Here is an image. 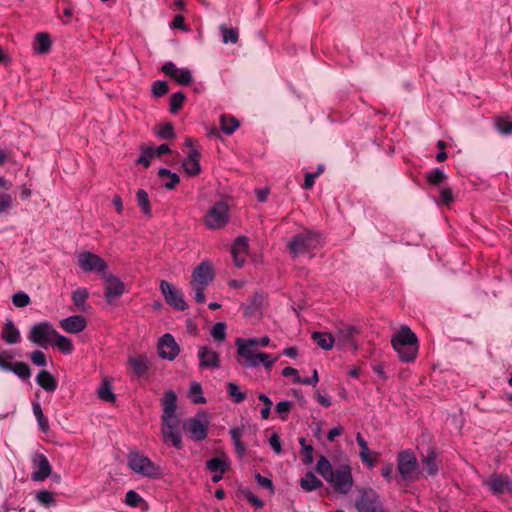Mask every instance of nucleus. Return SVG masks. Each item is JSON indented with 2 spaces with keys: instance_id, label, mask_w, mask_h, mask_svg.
Masks as SVG:
<instances>
[{
  "instance_id": "58",
  "label": "nucleus",
  "mask_w": 512,
  "mask_h": 512,
  "mask_svg": "<svg viewBox=\"0 0 512 512\" xmlns=\"http://www.w3.org/2000/svg\"><path fill=\"white\" fill-rule=\"evenodd\" d=\"M299 443L302 448L303 463L311 464L313 462V446L306 444V440L303 437L299 439Z\"/></svg>"
},
{
  "instance_id": "25",
  "label": "nucleus",
  "mask_w": 512,
  "mask_h": 512,
  "mask_svg": "<svg viewBox=\"0 0 512 512\" xmlns=\"http://www.w3.org/2000/svg\"><path fill=\"white\" fill-rule=\"evenodd\" d=\"M162 407V420L177 419L175 415L177 407V395L173 390H168L165 392L164 397L162 398Z\"/></svg>"
},
{
  "instance_id": "16",
  "label": "nucleus",
  "mask_w": 512,
  "mask_h": 512,
  "mask_svg": "<svg viewBox=\"0 0 512 512\" xmlns=\"http://www.w3.org/2000/svg\"><path fill=\"white\" fill-rule=\"evenodd\" d=\"M215 272L211 262L202 261L192 273V280L190 285L208 286L213 281Z\"/></svg>"
},
{
  "instance_id": "50",
  "label": "nucleus",
  "mask_w": 512,
  "mask_h": 512,
  "mask_svg": "<svg viewBox=\"0 0 512 512\" xmlns=\"http://www.w3.org/2000/svg\"><path fill=\"white\" fill-rule=\"evenodd\" d=\"M173 79L181 86H188L192 83V74L188 68H178Z\"/></svg>"
},
{
  "instance_id": "56",
  "label": "nucleus",
  "mask_w": 512,
  "mask_h": 512,
  "mask_svg": "<svg viewBox=\"0 0 512 512\" xmlns=\"http://www.w3.org/2000/svg\"><path fill=\"white\" fill-rule=\"evenodd\" d=\"M293 403L291 401L285 400L280 401L275 406V411L281 418V420L285 421L288 418V414L292 409Z\"/></svg>"
},
{
  "instance_id": "40",
  "label": "nucleus",
  "mask_w": 512,
  "mask_h": 512,
  "mask_svg": "<svg viewBox=\"0 0 512 512\" xmlns=\"http://www.w3.org/2000/svg\"><path fill=\"white\" fill-rule=\"evenodd\" d=\"M63 354L69 355L73 352L74 346L70 338L59 334L54 336L53 343Z\"/></svg>"
},
{
  "instance_id": "59",
  "label": "nucleus",
  "mask_w": 512,
  "mask_h": 512,
  "mask_svg": "<svg viewBox=\"0 0 512 512\" xmlns=\"http://www.w3.org/2000/svg\"><path fill=\"white\" fill-rule=\"evenodd\" d=\"M202 387L198 382H192L190 385V395L193 396V402L195 404H203L206 402V399L202 395Z\"/></svg>"
},
{
  "instance_id": "1",
  "label": "nucleus",
  "mask_w": 512,
  "mask_h": 512,
  "mask_svg": "<svg viewBox=\"0 0 512 512\" xmlns=\"http://www.w3.org/2000/svg\"><path fill=\"white\" fill-rule=\"evenodd\" d=\"M316 471L339 494H348L354 485L352 469L348 463L337 465L333 469L330 461L321 455L316 463Z\"/></svg>"
},
{
  "instance_id": "60",
  "label": "nucleus",
  "mask_w": 512,
  "mask_h": 512,
  "mask_svg": "<svg viewBox=\"0 0 512 512\" xmlns=\"http://www.w3.org/2000/svg\"><path fill=\"white\" fill-rule=\"evenodd\" d=\"M144 499L134 490H129L125 496V503L130 507H139Z\"/></svg>"
},
{
  "instance_id": "31",
  "label": "nucleus",
  "mask_w": 512,
  "mask_h": 512,
  "mask_svg": "<svg viewBox=\"0 0 512 512\" xmlns=\"http://www.w3.org/2000/svg\"><path fill=\"white\" fill-rule=\"evenodd\" d=\"M356 442L360 447L359 456L364 464H366L369 468L374 467L375 461L370 456V450L368 447L367 441L363 438L360 432L356 433Z\"/></svg>"
},
{
  "instance_id": "52",
  "label": "nucleus",
  "mask_w": 512,
  "mask_h": 512,
  "mask_svg": "<svg viewBox=\"0 0 512 512\" xmlns=\"http://www.w3.org/2000/svg\"><path fill=\"white\" fill-rule=\"evenodd\" d=\"M155 156V148L153 147H141V154L137 159V163L148 168L151 164L153 157Z\"/></svg>"
},
{
  "instance_id": "42",
  "label": "nucleus",
  "mask_w": 512,
  "mask_h": 512,
  "mask_svg": "<svg viewBox=\"0 0 512 512\" xmlns=\"http://www.w3.org/2000/svg\"><path fill=\"white\" fill-rule=\"evenodd\" d=\"M227 394L231 398V400L236 403H242L246 397V392L240 390L239 385L235 382H228L227 385Z\"/></svg>"
},
{
  "instance_id": "45",
  "label": "nucleus",
  "mask_w": 512,
  "mask_h": 512,
  "mask_svg": "<svg viewBox=\"0 0 512 512\" xmlns=\"http://www.w3.org/2000/svg\"><path fill=\"white\" fill-rule=\"evenodd\" d=\"M220 32L222 36L223 43H232L236 44L239 39V32L237 28L227 27L225 25L220 26Z\"/></svg>"
},
{
  "instance_id": "3",
  "label": "nucleus",
  "mask_w": 512,
  "mask_h": 512,
  "mask_svg": "<svg viewBox=\"0 0 512 512\" xmlns=\"http://www.w3.org/2000/svg\"><path fill=\"white\" fill-rule=\"evenodd\" d=\"M235 344L238 354L237 361L243 368H257L262 364L266 370H270L278 360V357L271 358L268 353L249 347L242 338H237Z\"/></svg>"
},
{
  "instance_id": "30",
  "label": "nucleus",
  "mask_w": 512,
  "mask_h": 512,
  "mask_svg": "<svg viewBox=\"0 0 512 512\" xmlns=\"http://www.w3.org/2000/svg\"><path fill=\"white\" fill-rule=\"evenodd\" d=\"M128 362L137 377L144 376L149 369L148 360L144 355L130 357Z\"/></svg>"
},
{
  "instance_id": "39",
  "label": "nucleus",
  "mask_w": 512,
  "mask_h": 512,
  "mask_svg": "<svg viewBox=\"0 0 512 512\" xmlns=\"http://www.w3.org/2000/svg\"><path fill=\"white\" fill-rule=\"evenodd\" d=\"M32 411L37 419V423L41 432L47 433L49 431V421L48 418L43 414L42 407L39 402L35 401L32 403Z\"/></svg>"
},
{
  "instance_id": "51",
  "label": "nucleus",
  "mask_w": 512,
  "mask_h": 512,
  "mask_svg": "<svg viewBox=\"0 0 512 512\" xmlns=\"http://www.w3.org/2000/svg\"><path fill=\"white\" fill-rule=\"evenodd\" d=\"M239 493L244 496L247 502L255 509H262L264 507V501L256 496L249 489H240Z\"/></svg>"
},
{
  "instance_id": "49",
  "label": "nucleus",
  "mask_w": 512,
  "mask_h": 512,
  "mask_svg": "<svg viewBox=\"0 0 512 512\" xmlns=\"http://www.w3.org/2000/svg\"><path fill=\"white\" fill-rule=\"evenodd\" d=\"M186 96L183 92L178 91L171 95L169 102V111L176 114L183 106Z\"/></svg>"
},
{
  "instance_id": "5",
  "label": "nucleus",
  "mask_w": 512,
  "mask_h": 512,
  "mask_svg": "<svg viewBox=\"0 0 512 512\" xmlns=\"http://www.w3.org/2000/svg\"><path fill=\"white\" fill-rule=\"evenodd\" d=\"M127 460L128 467L134 473L148 478H158L161 475L159 466L140 451H131Z\"/></svg>"
},
{
  "instance_id": "9",
  "label": "nucleus",
  "mask_w": 512,
  "mask_h": 512,
  "mask_svg": "<svg viewBox=\"0 0 512 512\" xmlns=\"http://www.w3.org/2000/svg\"><path fill=\"white\" fill-rule=\"evenodd\" d=\"M57 335V330L54 329L52 324L48 321H43L35 324L28 335V339L42 348H46L54 341V336Z\"/></svg>"
},
{
  "instance_id": "41",
  "label": "nucleus",
  "mask_w": 512,
  "mask_h": 512,
  "mask_svg": "<svg viewBox=\"0 0 512 512\" xmlns=\"http://www.w3.org/2000/svg\"><path fill=\"white\" fill-rule=\"evenodd\" d=\"M425 179L429 185L440 186L447 179V175L442 169L434 168L426 173Z\"/></svg>"
},
{
  "instance_id": "13",
  "label": "nucleus",
  "mask_w": 512,
  "mask_h": 512,
  "mask_svg": "<svg viewBox=\"0 0 512 512\" xmlns=\"http://www.w3.org/2000/svg\"><path fill=\"white\" fill-rule=\"evenodd\" d=\"M161 432L165 443L171 444L178 450L182 449V435L179 430L178 419L162 420Z\"/></svg>"
},
{
  "instance_id": "28",
  "label": "nucleus",
  "mask_w": 512,
  "mask_h": 512,
  "mask_svg": "<svg viewBox=\"0 0 512 512\" xmlns=\"http://www.w3.org/2000/svg\"><path fill=\"white\" fill-rule=\"evenodd\" d=\"M265 304V296L263 293H255L245 309V315L248 317L261 314Z\"/></svg>"
},
{
  "instance_id": "63",
  "label": "nucleus",
  "mask_w": 512,
  "mask_h": 512,
  "mask_svg": "<svg viewBox=\"0 0 512 512\" xmlns=\"http://www.w3.org/2000/svg\"><path fill=\"white\" fill-rule=\"evenodd\" d=\"M31 361L34 365L38 367L47 366V359L45 354L40 350H35L30 355Z\"/></svg>"
},
{
  "instance_id": "61",
  "label": "nucleus",
  "mask_w": 512,
  "mask_h": 512,
  "mask_svg": "<svg viewBox=\"0 0 512 512\" xmlns=\"http://www.w3.org/2000/svg\"><path fill=\"white\" fill-rule=\"evenodd\" d=\"M319 381L318 372L316 369L313 370V374L310 377H300L293 379L294 383L303 384V385H312L315 386Z\"/></svg>"
},
{
  "instance_id": "54",
  "label": "nucleus",
  "mask_w": 512,
  "mask_h": 512,
  "mask_svg": "<svg viewBox=\"0 0 512 512\" xmlns=\"http://www.w3.org/2000/svg\"><path fill=\"white\" fill-rule=\"evenodd\" d=\"M212 337L218 341L223 342L226 339V324L224 322H217L211 329Z\"/></svg>"
},
{
  "instance_id": "37",
  "label": "nucleus",
  "mask_w": 512,
  "mask_h": 512,
  "mask_svg": "<svg viewBox=\"0 0 512 512\" xmlns=\"http://www.w3.org/2000/svg\"><path fill=\"white\" fill-rule=\"evenodd\" d=\"M323 483L312 472H307L300 480V486L307 492L314 491L322 487Z\"/></svg>"
},
{
  "instance_id": "46",
  "label": "nucleus",
  "mask_w": 512,
  "mask_h": 512,
  "mask_svg": "<svg viewBox=\"0 0 512 512\" xmlns=\"http://www.w3.org/2000/svg\"><path fill=\"white\" fill-rule=\"evenodd\" d=\"M227 466V462L220 457H213L206 462L207 469L213 473L225 474Z\"/></svg>"
},
{
  "instance_id": "21",
  "label": "nucleus",
  "mask_w": 512,
  "mask_h": 512,
  "mask_svg": "<svg viewBox=\"0 0 512 512\" xmlns=\"http://www.w3.org/2000/svg\"><path fill=\"white\" fill-rule=\"evenodd\" d=\"M249 250V240L245 236H238L231 246V255L236 267L244 266Z\"/></svg>"
},
{
  "instance_id": "47",
  "label": "nucleus",
  "mask_w": 512,
  "mask_h": 512,
  "mask_svg": "<svg viewBox=\"0 0 512 512\" xmlns=\"http://www.w3.org/2000/svg\"><path fill=\"white\" fill-rule=\"evenodd\" d=\"M99 399L106 402H115L116 396L112 391L111 385L107 380H104L97 391Z\"/></svg>"
},
{
  "instance_id": "19",
  "label": "nucleus",
  "mask_w": 512,
  "mask_h": 512,
  "mask_svg": "<svg viewBox=\"0 0 512 512\" xmlns=\"http://www.w3.org/2000/svg\"><path fill=\"white\" fill-rule=\"evenodd\" d=\"M179 352V345L171 334L166 333L159 339L158 354L162 359L172 361L178 356Z\"/></svg>"
},
{
  "instance_id": "6",
  "label": "nucleus",
  "mask_w": 512,
  "mask_h": 512,
  "mask_svg": "<svg viewBox=\"0 0 512 512\" xmlns=\"http://www.w3.org/2000/svg\"><path fill=\"white\" fill-rule=\"evenodd\" d=\"M229 206L224 201L215 202L203 217L205 226L210 230L224 228L229 222Z\"/></svg>"
},
{
  "instance_id": "27",
  "label": "nucleus",
  "mask_w": 512,
  "mask_h": 512,
  "mask_svg": "<svg viewBox=\"0 0 512 512\" xmlns=\"http://www.w3.org/2000/svg\"><path fill=\"white\" fill-rule=\"evenodd\" d=\"M4 371L14 373L22 380L29 379L31 376V369L29 365L22 361L12 362L11 364H2Z\"/></svg>"
},
{
  "instance_id": "15",
  "label": "nucleus",
  "mask_w": 512,
  "mask_h": 512,
  "mask_svg": "<svg viewBox=\"0 0 512 512\" xmlns=\"http://www.w3.org/2000/svg\"><path fill=\"white\" fill-rule=\"evenodd\" d=\"M31 464L33 468L31 479L33 481H44L50 476L52 467L48 458L43 453H35L32 456Z\"/></svg>"
},
{
  "instance_id": "53",
  "label": "nucleus",
  "mask_w": 512,
  "mask_h": 512,
  "mask_svg": "<svg viewBox=\"0 0 512 512\" xmlns=\"http://www.w3.org/2000/svg\"><path fill=\"white\" fill-rule=\"evenodd\" d=\"M454 201L453 191L449 186H444L440 189L439 200L436 201L438 205L449 206Z\"/></svg>"
},
{
  "instance_id": "34",
  "label": "nucleus",
  "mask_w": 512,
  "mask_h": 512,
  "mask_svg": "<svg viewBox=\"0 0 512 512\" xmlns=\"http://www.w3.org/2000/svg\"><path fill=\"white\" fill-rule=\"evenodd\" d=\"M494 127L501 135H512V118L509 115L497 116L494 118Z\"/></svg>"
},
{
  "instance_id": "29",
  "label": "nucleus",
  "mask_w": 512,
  "mask_h": 512,
  "mask_svg": "<svg viewBox=\"0 0 512 512\" xmlns=\"http://www.w3.org/2000/svg\"><path fill=\"white\" fill-rule=\"evenodd\" d=\"M312 340L322 349L331 350L335 344L336 338L328 332H313Z\"/></svg>"
},
{
  "instance_id": "22",
  "label": "nucleus",
  "mask_w": 512,
  "mask_h": 512,
  "mask_svg": "<svg viewBox=\"0 0 512 512\" xmlns=\"http://www.w3.org/2000/svg\"><path fill=\"white\" fill-rule=\"evenodd\" d=\"M421 463L425 477H434L438 474L441 462L438 460L437 452L434 448H428L426 454L422 456Z\"/></svg>"
},
{
  "instance_id": "48",
  "label": "nucleus",
  "mask_w": 512,
  "mask_h": 512,
  "mask_svg": "<svg viewBox=\"0 0 512 512\" xmlns=\"http://www.w3.org/2000/svg\"><path fill=\"white\" fill-rule=\"evenodd\" d=\"M155 134L158 138L163 140H172L176 137L174 127L172 123L166 122L160 125L156 130Z\"/></svg>"
},
{
  "instance_id": "11",
  "label": "nucleus",
  "mask_w": 512,
  "mask_h": 512,
  "mask_svg": "<svg viewBox=\"0 0 512 512\" xmlns=\"http://www.w3.org/2000/svg\"><path fill=\"white\" fill-rule=\"evenodd\" d=\"M78 266L84 272H94L103 275L108 268L103 258L90 251H84L78 255Z\"/></svg>"
},
{
  "instance_id": "7",
  "label": "nucleus",
  "mask_w": 512,
  "mask_h": 512,
  "mask_svg": "<svg viewBox=\"0 0 512 512\" xmlns=\"http://www.w3.org/2000/svg\"><path fill=\"white\" fill-rule=\"evenodd\" d=\"M397 469L400 478L405 482L415 481L418 479V460L411 449H406L398 453Z\"/></svg>"
},
{
  "instance_id": "64",
  "label": "nucleus",
  "mask_w": 512,
  "mask_h": 512,
  "mask_svg": "<svg viewBox=\"0 0 512 512\" xmlns=\"http://www.w3.org/2000/svg\"><path fill=\"white\" fill-rule=\"evenodd\" d=\"M192 289L194 290V300L199 303V304H203L205 303L206 301V297H205V290L207 288V286H202V285H191Z\"/></svg>"
},
{
  "instance_id": "26",
  "label": "nucleus",
  "mask_w": 512,
  "mask_h": 512,
  "mask_svg": "<svg viewBox=\"0 0 512 512\" xmlns=\"http://www.w3.org/2000/svg\"><path fill=\"white\" fill-rule=\"evenodd\" d=\"M37 384L46 392L52 393L56 391L58 382L55 377L47 370H41L36 377Z\"/></svg>"
},
{
  "instance_id": "36",
  "label": "nucleus",
  "mask_w": 512,
  "mask_h": 512,
  "mask_svg": "<svg viewBox=\"0 0 512 512\" xmlns=\"http://www.w3.org/2000/svg\"><path fill=\"white\" fill-rule=\"evenodd\" d=\"M51 44V38L48 33L40 32L36 34L34 44L35 51H37L40 54L47 53L51 48Z\"/></svg>"
},
{
  "instance_id": "8",
  "label": "nucleus",
  "mask_w": 512,
  "mask_h": 512,
  "mask_svg": "<svg viewBox=\"0 0 512 512\" xmlns=\"http://www.w3.org/2000/svg\"><path fill=\"white\" fill-rule=\"evenodd\" d=\"M183 429L189 434V437L193 441H203L207 438L209 421L205 413H199L195 417H191L185 420Z\"/></svg>"
},
{
  "instance_id": "32",
  "label": "nucleus",
  "mask_w": 512,
  "mask_h": 512,
  "mask_svg": "<svg viewBox=\"0 0 512 512\" xmlns=\"http://www.w3.org/2000/svg\"><path fill=\"white\" fill-rule=\"evenodd\" d=\"M2 339L8 344L20 342V332L11 320H7L2 331Z\"/></svg>"
},
{
  "instance_id": "33",
  "label": "nucleus",
  "mask_w": 512,
  "mask_h": 512,
  "mask_svg": "<svg viewBox=\"0 0 512 512\" xmlns=\"http://www.w3.org/2000/svg\"><path fill=\"white\" fill-rule=\"evenodd\" d=\"M229 434L231 435L237 456L239 458H243L246 454V447L241 441V437L243 435V428L233 427L230 429Z\"/></svg>"
},
{
  "instance_id": "14",
  "label": "nucleus",
  "mask_w": 512,
  "mask_h": 512,
  "mask_svg": "<svg viewBox=\"0 0 512 512\" xmlns=\"http://www.w3.org/2000/svg\"><path fill=\"white\" fill-rule=\"evenodd\" d=\"M185 145L190 147L187 157L183 160L182 167L188 176L194 177L201 173V153L193 146V139L186 138Z\"/></svg>"
},
{
  "instance_id": "4",
  "label": "nucleus",
  "mask_w": 512,
  "mask_h": 512,
  "mask_svg": "<svg viewBox=\"0 0 512 512\" xmlns=\"http://www.w3.org/2000/svg\"><path fill=\"white\" fill-rule=\"evenodd\" d=\"M320 236L309 230H304L291 237L287 248L293 257H298L317 248Z\"/></svg>"
},
{
  "instance_id": "10",
  "label": "nucleus",
  "mask_w": 512,
  "mask_h": 512,
  "mask_svg": "<svg viewBox=\"0 0 512 512\" xmlns=\"http://www.w3.org/2000/svg\"><path fill=\"white\" fill-rule=\"evenodd\" d=\"M358 512H385L377 492L371 488L363 489L356 502Z\"/></svg>"
},
{
  "instance_id": "12",
  "label": "nucleus",
  "mask_w": 512,
  "mask_h": 512,
  "mask_svg": "<svg viewBox=\"0 0 512 512\" xmlns=\"http://www.w3.org/2000/svg\"><path fill=\"white\" fill-rule=\"evenodd\" d=\"M160 290L164 296V299L168 305L178 311H184L187 308V304L184 300L183 293L177 289L172 283L161 280Z\"/></svg>"
},
{
  "instance_id": "55",
  "label": "nucleus",
  "mask_w": 512,
  "mask_h": 512,
  "mask_svg": "<svg viewBox=\"0 0 512 512\" xmlns=\"http://www.w3.org/2000/svg\"><path fill=\"white\" fill-rule=\"evenodd\" d=\"M36 499L40 504L46 507L55 505L56 503L53 493L48 490H40L36 494Z\"/></svg>"
},
{
  "instance_id": "20",
  "label": "nucleus",
  "mask_w": 512,
  "mask_h": 512,
  "mask_svg": "<svg viewBox=\"0 0 512 512\" xmlns=\"http://www.w3.org/2000/svg\"><path fill=\"white\" fill-rule=\"evenodd\" d=\"M199 367L201 369H218L220 367V355L207 345L199 347Z\"/></svg>"
},
{
  "instance_id": "18",
  "label": "nucleus",
  "mask_w": 512,
  "mask_h": 512,
  "mask_svg": "<svg viewBox=\"0 0 512 512\" xmlns=\"http://www.w3.org/2000/svg\"><path fill=\"white\" fill-rule=\"evenodd\" d=\"M103 278L106 283L105 299L108 303H112L124 293L125 285L118 277L111 273H105Z\"/></svg>"
},
{
  "instance_id": "35",
  "label": "nucleus",
  "mask_w": 512,
  "mask_h": 512,
  "mask_svg": "<svg viewBox=\"0 0 512 512\" xmlns=\"http://www.w3.org/2000/svg\"><path fill=\"white\" fill-rule=\"evenodd\" d=\"M239 125V120L234 116L223 114L220 117V128L226 135L233 134L238 129Z\"/></svg>"
},
{
  "instance_id": "24",
  "label": "nucleus",
  "mask_w": 512,
  "mask_h": 512,
  "mask_svg": "<svg viewBox=\"0 0 512 512\" xmlns=\"http://www.w3.org/2000/svg\"><path fill=\"white\" fill-rule=\"evenodd\" d=\"M60 327L68 333L77 334L85 330L87 321L84 316L72 315L62 319L60 321Z\"/></svg>"
},
{
  "instance_id": "2",
  "label": "nucleus",
  "mask_w": 512,
  "mask_h": 512,
  "mask_svg": "<svg viewBox=\"0 0 512 512\" xmlns=\"http://www.w3.org/2000/svg\"><path fill=\"white\" fill-rule=\"evenodd\" d=\"M391 345L398 353L402 362L410 363L416 359L418 353V339L416 334L408 327L402 326L391 338Z\"/></svg>"
},
{
  "instance_id": "38",
  "label": "nucleus",
  "mask_w": 512,
  "mask_h": 512,
  "mask_svg": "<svg viewBox=\"0 0 512 512\" xmlns=\"http://www.w3.org/2000/svg\"><path fill=\"white\" fill-rule=\"evenodd\" d=\"M89 297L88 290L86 288H77L72 292V301L77 309L81 312L86 311V301Z\"/></svg>"
},
{
  "instance_id": "23",
  "label": "nucleus",
  "mask_w": 512,
  "mask_h": 512,
  "mask_svg": "<svg viewBox=\"0 0 512 512\" xmlns=\"http://www.w3.org/2000/svg\"><path fill=\"white\" fill-rule=\"evenodd\" d=\"M486 485L494 494L512 493V480L507 475L492 474Z\"/></svg>"
},
{
  "instance_id": "43",
  "label": "nucleus",
  "mask_w": 512,
  "mask_h": 512,
  "mask_svg": "<svg viewBox=\"0 0 512 512\" xmlns=\"http://www.w3.org/2000/svg\"><path fill=\"white\" fill-rule=\"evenodd\" d=\"M136 200L139 208L141 211L148 217H151L152 215V209L148 197V193L143 190L139 189L136 193Z\"/></svg>"
},
{
  "instance_id": "57",
  "label": "nucleus",
  "mask_w": 512,
  "mask_h": 512,
  "mask_svg": "<svg viewBox=\"0 0 512 512\" xmlns=\"http://www.w3.org/2000/svg\"><path fill=\"white\" fill-rule=\"evenodd\" d=\"M169 91V86L166 81L157 80L152 83V94L154 97L160 98L166 95Z\"/></svg>"
},
{
  "instance_id": "44",
  "label": "nucleus",
  "mask_w": 512,
  "mask_h": 512,
  "mask_svg": "<svg viewBox=\"0 0 512 512\" xmlns=\"http://www.w3.org/2000/svg\"><path fill=\"white\" fill-rule=\"evenodd\" d=\"M158 176L161 178L168 177L169 181L164 184V187L168 190L174 189L180 182V177L177 173L172 172L167 168H161L158 171Z\"/></svg>"
},
{
  "instance_id": "17",
  "label": "nucleus",
  "mask_w": 512,
  "mask_h": 512,
  "mask_svg": "<svg viewBox=\"0 0 512 512\" xmlns=\"http://www.w3.org/2000/svg\"><path fill=\"white\" fill-rule=\"evenodd\" d=\"M360 333V330L349 324H341L336 331V338L338 343L343 347L352 348L354 351L357 350L358 345L355 340V336Z\"/></svg>"
},
{
  "instance_id": "62",
  "label": "nucleus",
  "mask_w": 512,
  "mask_h": 512,
  "mask_svg": "<svg viewBox=\"0 0 512 512\" xmlns=\"http://www.w3.org/2000/svg\"><path fill=\"white\" fill-rule=\"evenodd\" d=\"M12 302L16 307L22 308L30 303V297L24 292H18L13 295Z\"/></svg>"
}]
</instances>
